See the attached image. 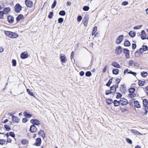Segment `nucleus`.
<instances>
[{"instance_id":"5fc2aeb1","label":"nucleus","mask_w":148,"mask_h":148,"mask_svg":"<svg viewBox=\"0 0 148 148\" xmlns=\"http://www.w3.org/2000/svg\"><path fill=\"white\" fill-rule=\"evenodd\" d=\"M4 13L2 11H1L0 12V18L2 19L4 17Z\"/></svg>"},{"instance_id":"bb28decb","label":"nucleus","mask_w":148,"mask_h":148,"mask_svg":"<svg viewBox=\"0 0 148 148\" xmlns=\"http://www.w3.org/2000/svg\"><path fill=\"white\" fill-rule=\"evenodd\" d=\"M119 72V70L117 69H114L112 70V73L114 75H117Z\"/></svg>"},{"instance_id":"0e129e2a","label":"nucleus","mask_w":148,"mask_h":148,"mask_svg":"<svg viewBox=\"0 0 148 148\" xmlns=\"http://www.w3.org/2000/svg\"><path fill=\"white\" fill-rule=\"evenodd\" d=\"M9 135L12 136V138H14L15 136V135L14 132H10L9 133Z\"/></svg>"},{"instance_id":"69168bd1","label":"nucleus","mask_w":148,"mask_h":148,"mask_svg":"<svg viewBox=\"0 0 148 148\" xmlns=\"http://www.w3.org/2000/svg\"><path fill=\"white\" fill-rule=\"evenodd\" d=\"M136 45L135 43H133L132 44V48L133 49H135L136 48Z\"/></svg>"},{"instance_id":"ddd939ff","label":"nucleus","mask_w":148,"mask_h":148,"mask_svg":"<svg viewBox=\"0 0 148 148\" xmlns=\"http://www.w3.org/2000/svg\"><path fill=\"white\" fill-rule=\"evenodd\" d=\"M12 121L13 123H17L19 122V119L16 116H14L12 118Z\"/></svg>"},{"instance_id":"412c9836","label":"nucleus","mask_w":148,"mask_h":148,"mask_svg":"<svg viewBox=\"0 0 148 148\" xmlns=\"http://www.w3.org/2000/svg\"><path fill=\"white\" fill-rule=\"evenodd\" d=\"M41 139H36L35 143V145L36 146H39L40 145L41 143Z\"/></svg>"},{"instance_id":"7c9ffc66","label":"nucleus","mask_w":148,"mask_h":148,"mask_svg":"<svg viewBox=\"0 0 148 148\" xmlns=\"http://www.w3.org/2000/svg\"><path fill=\"white\" fill-rule=\"evenodd\" d=\"M131 130V132L133 134H136L138 135H139V134H141L140 132H138L137 131H136V130L132 129V130Z\"/></svg>"},{"instance_id":"09e8293b","label":"nucleus","mask_w":148,"mask_h":148,"mask_svg":"<svg viewBox=\"0 0 148 148\" xmlns=\"http://www.w3.org/2000/svg\"><path fill=\"white\" fill-rule=\"evenodd\" d=\"M89 9V6H84L83 8V9L84 11H88Z\"/></svg>"},{"instance_id":"37998d69","label":"nucleus","mask_w":148,"mask_h":148,"mask_svg":"<svg viewBox=\"0 0 148 148\" xmlns=\"http://www.w3.org/2000/svg\"><path fill=\"white\" fill-rule=\"evenodd\" d=\"M111 93H113V92H112V91L110 90H107L106 91L105 94L106 95H108Z\"/></svg>"},{"instance_id":"58836bf2","label":"nucleus","mask_w":148,"mask_h":148,"mask_svg":"<svg viewBox=\"0 0 148 148\" xmlns=\"http://www.w3.org/2000/svg\"><path fill=\"white\" fill-rule=\"evenodd\" d=\"M59 14L62 16H64L66 14V12L64 10H61L59 12Z\"/></svg>"},{"instance_id":"f8f14e48","label":"nucleus","mask_w":148,"mask_h":148,"mask_svg":"<svg viewBox=\"0 0 148 148\" xmlns=\"http://www.w3.org/2000/svg\"><path fill=\"white\" fill-rule=\"evenodd\" d=\"M8 20V22L10 23H13L14 18V17L11 15H9L7 17Z\"/></svg>"},{"instance_id":"a19ab883","label":"nucleus","mask_w":148,"mask_h":148,"mask_svg":"<svg viewBox=\"0 0 148 148\" xmlns=\"http://www.w3.org/2000/svg\"><path fill=\"white\" fill-rule=\"evenodd\" d=\"M135 90V88H130L129 89V92L130 93H133Z\"/></svg>"},{"instance_id":"3c124183","label":"nucleus","mask_w":148,"mask_h":148,"mask_svg":"<svg viewBox=\"0 0 148 148\" xmlns=\"http://www.w3.org/2000/svg\"><path fill=\"white\" fill-rule=\"evenodd\" d=\"M142 26V25H138L135 26L133 28V29H139L141 28Z\"/></svg>"},{"instance_id":"e433bc0d","label":"nucleus","mask_w":148,"mask_h":148,"mask_svg":"<svg viewBox=\"0 0 148 148\" xmlns=\"http://www.w3.org/2000/svg\"><path fill=\"white\" fill-rule=\"evenodd\" d=\"M141 75L143 77H145L147 75V73L146 72L143 71L141 72Z\"/></svg>"},{"instance_id":"2f4dec72","label":"nucleus","mask_w":148,"mask_h":148,"mask_svg":"<svg viewBox=\"0 0 148 148\" xmlns=\"http://www.w3.org/2000/svg\"><path fill=\"white\" fill-rule=\"evenodd\" d=\"M143 106L145 107L148 105V101L147 99H144L143 100Z\"/></svg>"},{"instance_id":"1a4fd4ad","label":"nucleus","mask_w":148,"mask_h":148,"mask_svg":"<svg viewBox=\"0 0 148 148\" xmlns=\"http://www.w3.org/2000/svg\"><path fill=\"white\" fill-rule=\"evenodd\" d=\"M28 56V53L26 51L22 53L21 54V57L22 59L27 58Z\"/></svg>"},{"instance_id":"393cba45","label":"nucleus","mask_w":148,"mask_h":148,"mask_svg":"<svg viewBox=\"0 0 148 148\" xmlns=\"http://www.w3.org/2000/svg\"><path fill=\"white\" fill-rule=\"evenodd\" d=\"M11 34V38H16L18 36V35L15 33L12 32Z\"/></svg>"},{"instance_id":"6ab92c4d","label":"nucleus","mask_w":148,"mask_h":148,"mask_svg":"<svg viewBox=\"0 0 148 148\" xmlns=\"http://www.w3.org/2000/svg\"><path fill=\"white\" fill-rule=\"evenodd\" d=\"M38 134L40 136H41L43 138H44L45 137V133L42 130H40Z\"/></svg>"},{"instance_id":"dca6fc26","label":"nucleus","mask_w":148,"mask_h":148,"mask_svg":"<svg viewBox=\"0 0 148 148\" xmlns=\"http://www.w3.org/2000/svg\"><path fill=\"white\" fill-rule=\"evenodd\" d=\"M60 58L61 62L63 63H65L66 62V57H65V55L62 56V54L60 56Z\"/></svg>"},{"instance_id":"864d4df0","label":"nucleus","mask_w":148,"mask_h":148,"mask_svg":"<svg viewBox=\"0 0 148 148\" xmlns=\"http://www.w3.org/2000/svg\"><path fill=\"white\" fill-rule=\"evenodd\" d=\"M12 63L13 66H16V61L15 60L13 59L12 60Z\"/></svg>"},{"instance_id":"774afa93","label":"nucleus","mask_w":148,"mask_h":148,"mask_svg":"<svg viewBox=\"0 0 148 148\" xmlns=\"http://www.w3.org/2000/svg\"><path fill=\"white\" fill-rule=\"evenodd\" d=\"M128 2L127 1H124L122 3V5H126L128 4Z\"/></svg>"},{"instance_id":"a18cd8bd","label":"nucleus","mask_w":148,"mask_h":148,"mask_svg":"<svg viewBox=\"0 0 148 148\" xmlns=\"http://www.w3.org/2000/svg\"><path fill=\"white\" fill-rule=\"evenodd\" d=\"M91 75V73L90 71H87L85 73V75L87 77H90Z\"/></svg>"},{"instance_id":"bf43d9fd","label":"nucleus","mask_w":148,"mask_h":148,"mask_svg":"<svg viewBox=\"0 0 148 148\" xmlns=\"http://www.w3.org/2000/svg\"><path fill=\"white\" fill-rule=\"evenodd\" d=\"M82 17L81 16H77V21L79 22H80L82 20Z\"/></svg>"},{"instance_id":"aec40b11","label":"nucleus","mask_w":148,"mask_h":148,"mask_svg":"<svg viewBox=\"0 0 148 148\" xmlns=\"http://www.w3.org/2000/svg\"><path fill=\"white\" fill-rule=\"evenodd\" d=\"M23 16L22 14H20L16 18V20L17 22H18L20 20L23 18Z\"/></svg>"},{"instance_id":"a878e982","label":"nucleus","mask_w":148,"mask_h":148,"mask_svg":"<svg viewBox=\"0 0 148 148\" xmlns=\"http://www.w3.org/2000/svg\"><path fill=\"white\" fill-rule=\"evenodd\" d=\"M129 34L131 37L133 38L136 36V33L134 32L130 31L129 33Z\"/></svg>"},{"instance_id":"4d7b16f0","label":"nucleus","mask_w":148,"mask_h":148,"mask_svg":"<svg viewBox=\"0 0 148 148\" xmlns=\"http://www.w3.org/2000/svg\"><path fill=\"white\" fill-rule=\"evenodd\" d=\"M64 21V19L62 18H60L58 20V22L59 23H62Z\"/></svg>"},{"instance_id":"9b49d317","label":"nucleus","mask_w":148,"mask_h":148,"mask_svg":"<svg viewBox=\"0 0 148 148\" xmlns=\"http://www.w3.org/2000/svg\"><path fill=\"white\" fill-rule=\"evenodd\" d=\"M88 20L89 17L88 16H86L84 18L82 21L85 26H86L87 25Z\"/></svg>"},{"instance_id":"20e7f679","label":"nucleus","mask_w":148,"mask_h":148,"mask_svg":"<svg viewBox=\"0 0 148 148\" xmlns=\"http://www.w3.org/2000/svg\"><path fill=\"white\" fill-rule=\"evenodd\" d=\"M124 38L123 35H121L119 36L117 38L116 40V44L119 45L123 41Z\"/></svg>"},{"instance_id":"0eeeda50","label":"nucleus","mask_w":148,"mask_h":148,"mask_svg":"<svg viewBox=\"0 0 148 148\" xmlns=\"http://www.w3.org/2000/svg\"><path fill=\"white\" fill-rule=\"evenodd\" d=\"M141 35V38L142 40H144L146 39L147 35L145 32L143 30L141 32V34H139V36Z\"/></svg>"},{"instance_id":"2eb2a0df","label":"nucleus","mask_w":148,"mask_h":148,"mask_svg":"<svg viewBox=\"0 0 148 148\" xmlns=\"http://www.w3.org/2000/svg\"><path fill=\"white\" fill-rule=\"evenodd\" d=\"M10 10V7H6L3 10V12L4 14H7L9 12Z\"/></svg>"},{"instance_id":"4be33fe9","label":"nucleus","mask_w":148,"mask_h":148,"mask_svg":"<svg viewBox=\"0 0 148 148\" xmlns=\"http://www.w3.org/2000/svg\"><path fill=\"white\" fill-rule=\"evenodd\" d=\"M124 45L125 47H129L131 45L130 42L127 40H126L124 42Z\"/></svg>"},{"instance_id":"f704fd0d","label":"nucleus","mask_w":148,"mask_h":148,"mask_svg":"<svg viewBox=\"0 0 148 148\" xmlns=\"http://www.w3.org/2000/svg\"><path fill=\"white\" fill-rule=\"evenodd\" d=\"M143 51H146L148 50V47L146 45H143L142 46V48Z\"/></svg>"},{"instance_id":"c85d7f7f","label":"nucleus","mask_w":148,"mask_h":148,"mask_svg":"<svg viewBox=\"0 0 148 148\" xmlns=\"http://www.w3.org/2000/svg\"><path fill=\"white\" fill-rule=\"evenodd\" d=\"M24 114L26 117L28 118H31L32 116V114L28 113L26 111H25L24 112Z\"/></svg>"},{"instance_id":"6e6d98bb","label":"nucleus","mask_w":148,"mask_h":148,"mask_svg":"<svg viewBox=\"0 0 148 148\" xmlns=\"http://www.w3.org/2000/svg\"><path fill=\"white\" fill-rule=\"evenodd\" d=\"M117 95L116 96V99H119L122 96V95L119 92L117 93Z\"/></svg>"},{"instance_id":"5701e85b","label":"nucleus","mask_w":148,"mask_h":148,"mask_svg":"<svg viewBox=\"0 0 148 148\" xmlns=\"http://www.w3.org/2000/svg\"><path fill=\"white\" fill-rule=\"evenodd\" d=\"M120 90L122 93L126 91L125 87L123 85H121L120 87Z\"/></svg>"},{"instance_id":"b1692460","label":"nucleus","mask_w":148,"mask_h":148,"mask_svg":"<svg viewBox=\"0 0 148 148\" xmlns=\"http://www.w3.org/2000/svg\"><path fill=\"white\" fill-rule=\"evenodd\" d=\"M110 90L112 91L113 93H114L116 91V86L113 85L110 87Z\"/></svg>"},{"instance_id":"f257e3e1","label":"nucleus","mask_w":148,"mask_h":148,"mask_svg":"<svg viewBox=\"0 0 148 148\" xmlns=\"http://www.w3.org/2000/svg\"><path fill=\"white\" fill-rule=\"evenodd\" d=\"M22 7L19 3L16 4L14 6V10L15 12L18 13L22 10Z\"/></svg>"},{"instance_id":"a211bd4d","label":"nucleus","mask_w":148,"mask_h":148,"mask_svg":"<svg viewBox=\"0 0 148 148\" xmlns=\"http://www.w3.org/2000/svg\"><path fill=\"white\" fill-rule=\"evenodd\" d=\"M112 65L115 67L118 68H120V65L116 62H114L112 63Z\"/></svg>"},{"instance_id":"72a5a7b5","label":"nucleus","mask_w":148,"mask_h":148,"mask_svg":"<svg viewBox=\"0 0 148 148\" xmlns=\"http://www.w3.org/2000/svg\"><path fill=\"white\" fill-rule=\"evenodd\" d=\"M21 143L23 145L26 144L28 143V141L27 139H23L21 141Z\"/></svg>"},{"instance_id":"f03ea898","label":"nucleus","mask_w":148,"mask_h":148,"mask_svg":"<svg viewBox=\"0 0 148 148\" xmlns=\"http://www.w3.org/2000/svg\"><path fill=\"white\" fill-rule=\"evenodd\" d=\"M119 101L120 104L123 106L126 105L128 103L127 100L123 98H121Z\"/></svg>"},{"instance_id":"c756f323","label":"nucleus","mask_w":148,"mask_h":148,"mask_svg":"<svg viewBox=\"0 0 148 148\" xmlns=\"http://www.w3.org/2000/svg\"><path fill=\"white\" fill-rule=\"evenodd\" d=\"M12 32L8 31H5V35L8 36L11 38Z\"/></svg>"},{"instance_id":"ea45409f","label":"nucleus","mask_w":148,"mask_h":148,"mask_svg":"<svg viewBox=\"0 0 148 148\" xmlns=\"http://www.w3.org/2000/svg\"><path fill=\"white\" fill-rule=\"evenodd\" d=\"M5 140L6 139H0V144L1 145L4 144L6 142Z\"/></svg>"},{"instance_id":"49530a36","label":"nucleus","mask_w":148,"mask_h":148,"mask_svg":"<svg viewBox=\"0 0 148 148\" xmlns=\"http://www.w3.org/2000/svg\"><path fill=\"white\" fill-rule=\"evenodd\" d=\"M56 3L57 2L55 0L51 5V8L52 9H53L55 7Z\"/></svg>"},{"instance_id":"c9c22d12","label":"nucleus","mask_w":148,"mask_h":148,"mask_svg":"<svg viewBox=\"0 0 148 148\" xmlns=\"http://www.w3.org/2000/svg\"><path fill=\"white\" fill-rule=\"evenodd\" d=\"M145 84V82L139 80L138 81V84L139 86H143Z\"/></svg>"},{"instance_id":"423d86ee","label":"nucleus","mask_w":148,"mask_h":148,"mask_svg":"<svg viewBox=\"0 0 148 148\" xmlns=\"http://www.w3.org/2000/svg\"><path fill=\"white\" fill-rule=\"evenodd\" d=\"M25 3L26 6L29 8H32L33 6V3L30 0H25Z\"/></svg>"},{"instance_id":"79ce46f5","label":"nucleus","mask_w":148,"mask_h":148,"mask_svg":"<svg viewBox=\"0 0 148 148\" xmlns=\"http://www.w3.org/2000/svg\"><path fill=\"white\" fill-rule=\"evenodd\" d=\"M53 12H50L49 13V14L48 16V17L49 18L51 19V18L53 16Z\"/></svg>"},{"instance_id":"8fccbe9b","label":"nucleus","mask_w":148,"mask_h":148,"mask_svg":"<svg viewBox=\"0 0 148 148\" xmlns=\"http://www.w3.org/2000/svg\"><path fill=\"white\" fill-rule=\"evenodd\" d=\"M4 127L6 130L9 131L10 130V128L9 125H4Z\"/></svg>"},{"instance_id":"de8ad7c7","label":"nucleus","mask_w":148,"mask_h":148,"mask_svg":"<svg viewBox=\"0 0 148 148\" xmlns=\"http://www.w3.org/2000/svg\"><path fill=\"white\" fill-rule=\"evenodd\" d=\"M97 27L95 26L93 29L92 32V35H93L96 32L97 30Z\"/></svg>"},{"instance_id":"4c0bfd02","label":"nucleus","mask_w":148,"mask_h":148,"mask_svg":"<svg viewBox=\"0 0 148 148\" xmlns=\"http://www.w3.org/2000/svg\"><path fill=\"white\" fill-rule=\"evenodd\" d=\"M112 78L109 79V80L108 81V82L106 84V85L108 87L110 86L111 84L112 83Z\"/></svg>"},{"instance_id":"6e6552de","label":"nucleus","mask_w":148,"mask_h":148,"mask_svg":"<svg viewBox=\"0 0 148 148\" xmlns=\"http://www.w3.org/2000/svg\"><path fill=\"white\" fill-rule=\"evenodd\" d=\"M37 130L36 127L34 125H32L30 126L29 130L31 133H34L36 132Z\"/></svg>"},{"instance_id":"c03bdc74","label":"nucleus","mask_w":148,"mask_h":148,"mask_svg":"<svg viewBox=\"0 0 148 148\" xmlns=\"http://www.w3.org/2000/svg\"><path fill=\"white\" fill-rule=\"evenodd\" d=\"M127 73L128 74H131L134 76H135L136 75V73L134 72H133L132 71H128L127 72Z\"/></svg>"},{"instance_id":"e2e57ef3","label":"nucleus","mask_w":148,"mask_h":148,"mask_svg":"<svg viewBox=\"0 0 148 148\" xmlns=\"http://www.w3.org/2000/svg\"><path fill=\"white\" fill-rule=\"evenodd\" d=\"M15 113V112H11V113H8V116H12V118L13 116H15L13 115Z\"/></svg>"},{"instance_id":"4468645a","label":"nucleus","mask_w":148,"mask_h":148,"mask_svg":"<svg viewBox=\"0 0 148 148\" xmlns=\"http://www.w3.org/2000/svg\"><path fill=\"white\" fill-rule=\"evenodd\" d=\"M134 106L137 108H139L141 107V106L139 102L138 101H135L134 102Z\"/></svg>"},{"instance_id":"473e14b6","label":"nucleus","mask_w":148,"mask_h":148,"mask_svg":"<svg viewBox=\"0 0 148 148\" xmlns=\"http://www.w3.org/2000/svg\"><path fill=\"white\" fill-rule=\"evenodd\" d=\"M27 91L28 92V94L34 97V95H35L32 92H31L29 89H27Z\"/></svg>"},{"instance_id":"338daca9","label":"nucleus","mask_w":148,"mask_h":148,"mask_svg":"<svg viewBox=\"0 0 148 148\" xmlns=\"http://www.w3.org/2000/svg\"><path fill=\"white\" fill-rule=\"evenodd\" d=\"M28 121V119L26 118H23L22 119V122L23 123H26Z\"/></svg>"},{"instance_id":"f3484780","label":"nucleus","mask_w":148,"mask_h":148,"mask_svg":"<svg viewBox=\"0 0 148 148\" xmlns=\"http://www.w3.org/2000/svg\"><path fill=\"white\" fill-rule=\"evenodd\" d=\"M113 103L115 107H118L120 105H121L119 101H118L116 100H114L113 101Z\"/></svg>"},{"instance_id":"680f3d73","label":"nucleus","mask_w":148,"mask_h":148,"mask_svg":"<svg viewBox=\"0 0 148 148\" xmlns=\"http://www.w3.org/2000/svg\"><path fill=\"white\" fill-rule=\"evenodd\" d=\"M134 64V62L133 61L131 60H130L129 62V65L130 66H132L133 64Z\"/></svg>"},{"instance_id":"7ed1b4c3","label":"nucleus","mask_w":148,"mask_h":148,"mask_svg":"<svg viewBox=\"0 0 148 148\" xmlns=\"http://www.w3.org/2000/svg\"><path fill=\"white\" fill-rule=\"evenodd\" d=\"M123 52L125 54V56L126 58H130V51L127 49H123Z\"/></svg>"},{"instance_id":"052dcab7","label":"nucleus","mask_w":148,"mask_h":148,"mask_svg":"<svg viewBox=\"0 0 148 148\" xmlns=\"http://www.w3.org/2000/svg\"><path fill=\"white\" fill-rule=\"evenodd\" d=\"M145 112L144 113L145 114H146L147 112H148V106H145Z\"/></svg>"},{"instance_id":"cd10ccee","label":"nucleus","mask_w":148,"mask_h":148,"mask_svg":"<svg viewBox=\"0 0 148 148\" xmlns=\"http://www.w3.org/2000/svg\"><path fill=\"white\" fill-rule=\"evenodd\" d=\"M113 102L112 99H108L106 100V103L108 105H110Z\"/></svg>"},{"instance_id":"9d476101","label":"nucleus","mask_w":148,"mask_h":148,"mask_svg":"<svg viewBox=\"0 0 148 148\" xmlns=\"http://www.w3.org/2000/svg\"><path fill=\"white\" fill-rule=\"evenodd\" d=\"M31 123L33 124V125H38L40 124L39 121L36 119H32L30 121Z\"/></svg>"},{"instance_id":"39448f33","label":"nucleus","mask_w":148,"mask_h":148,"mask_svg":"<svg viewBox=\"0 0 148 148\" xmlns=\"http://www.w3.org/2000/svg\"><path fill=\"white\" fill-rule=\"evenodd\" d=\"M122 51L121 47V46H119L115 49V53L117 55H119L121 53Z\"/></svg>"},{"instance_id":"13d9d810","label":"nucleus","mask_w":148,"mask_h":148,"mask_svg":"<svg viewBox=\"0 0 148 148\" xmlns=\"http://www.w3.org/2000/svg\"><path fill=\"white\" fill-rule=\"evenodd\" d=\"M130 94H129L128 95L129 97H130V98H133L136 96V95L135 94H134L133 93H131Z\"/></svg>"},{"instance_id":"603ef678","label":"nucleus","mask_w":148,"mask_h":148,"mask_svg":"<svg viewBox=\"0 0 148 148\" xmlns=\"http://www.w3.org/2000/svg\"><path fill=\"white\" fill-rule=\"evenodd\" d=\"M141 54L140 53L138 52V51H136L135 53V56L136 57H139Z\"/></svg>"}]
</instances>
